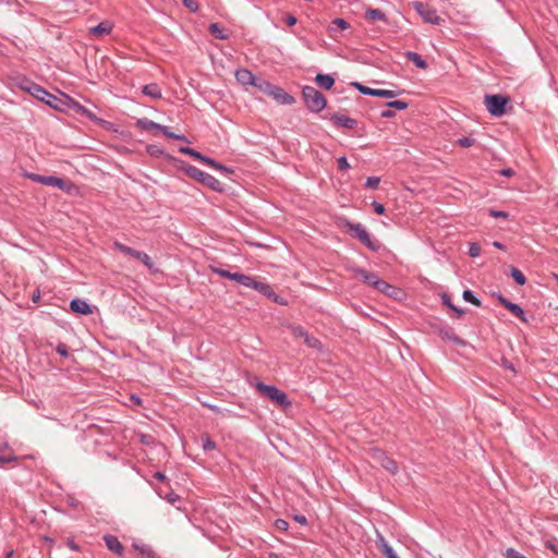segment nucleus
I'll use <instances>...</instances> for the list:
<instances>
[{
  "label": "nucleus",
  "instance_id": "cd10ccee",
  "mask_svg": "<svg viewBox=\"0 0 558 558\" xmlns=\"http://www.w3.org/2000/svg\"><path fill=\"white\" fill-rule=\"evenodd\" d=\"M365 17L369 21L387 22L386 14L379 9H368L365 12Z\"/></svg>",
  "mask_w": 558,
  "mask_h": 558
},
{
  "label": "nucleus",
  "instance_id": "603ef678",
  "mask_svg": "<svg viewBox=\"0 0 558 558\" xmlns=\"http://www.w3.org/2000/svg\"><path fill=\"white\" fill-rule=\"evenodd\" d=\"M213 271L215 274L221 276L222 278H227V279H230V280H232L233 276H234V272H231L229 270H225V269H221V268H213Z\"/></svg>",
  "mask_w": 558,
  "mask_h": 558
},
{
  "label": "nucleus",
  "instance_id": "ea45409f",
  "mask_svg": "<svg viewBox=\"0 0 558 558\" xmlns=\"http://www.w3.org/2000/svg\"><path fill=\"white\" fill-rule=\"evenodd\" d=\"M387 106L389 108H393L397 110H404L409 107V102L403 101V100H391V101L387 102Z\"/></svg>",
  "mask_w": 558,
  "mask_h": 558
},
{
  "label": "nucleus",
  "instance_id": "de8ad7c7",
  "mask_svg": "<svg viewBox=\"0 0 558 558\" xmlns=\"http://www.w3.org/2000/svg\"><path fill=\"white\" fill-rule=\"evenodd\" d=\"M488 215L493 218H504L507 219L509 217V213L504 210H497V209H488Z\"/></svg>",
  "mask_w": 558,
  "mask_h": 558
},
{
  "label": "nucleus",
  "instance_id": "9d476101",
  "mask_svg": "<svg viewBox=\"0 0 558 558\" xmlns=\"http://www.w3.org/2000/svg\"><path fill=\"white\" fill-rule=\"evenodd\" d=\"M415 11L420 14V16L427 23L438 25L440 22V17L437 14V11L429 7L427 3L416 1L413 3Z\"/></svg>",
  "mask_w": 558,
  "mask_h": 558
},
{
  "label": "nucleus",
  "instance_id": "bb28decb",
  "mask_svg": "<svg viewBox=\"0 0 558 558\" xmlns=\"http://www.w3.org/2000/svg\"><path fill=\"white\" fill-rule=\"evenodd\" d=\"M405 57L408 60L412 61L417 68L420 69H426L427 62L416 52L414 51H407Z\"/></svg>",
  "mask_w": 558,
  "mask_h": 558
},
{
  "label": "nucleus",
  "instance_id": "58836bf2",
  "mask_svg": "<svg viewBox=\"0 0 558 558\" xmlns=\"http://www.w3.org/2000/svg\"><path fill=\"white\" fill-rule=\"evenodd\" d=\"M211 165H208L209 167L220 171L221 173H225V174H230V173H233V170L228 168L227 166L222 165V163H219L218 161L211 159L210 160Z\"/></svg>",
  "mask_w": 558,
  "mask_h": 558
},
{
  "label": "nucleus",
  "instance_id": "5fc2aeb1",
  "mask_svg": "<svg viewBox=\"0 0 558 558\" xmlns=\"http://www.w3.org/2000/svg\"><path fill=\"white\" fill-rule=\"evenodd\" d=\"M275 526L278 531H287L289 529V523L283 519H277L275 521Z\"/></svg>",
  "mask_w": 558,
  "mask_h": 558
},
{
  "label": "nucleus",
  "instance_id": "423d86ee",
  "mask_svg": "<svg viewBox=\"0 0 558 558\" xmlns=\"http://www.w3.org/2000/svg\"><path fill=\"white\" fill-rule=\"evenodd\" d=\"M345 227L352 238L357 239L372 252H377L380 248V243L377 240L372 239L369 233L361 223L347 221Z\"/></svg>",
  "mask_w": 558,
  "mask_h": 558
},
{
  "label": "nucleus",
  "instance_id": "49530a36",
  "mask_svg": "<svg viewBox=\"0 0 558 558\" xmlns=\"http://www.w3.org/2000/svg\"><path fill=\"white\" fill-rule=\"evenodd\" d=\"M379 182H380V178H378V177H369V178H367V180L365 182V186L368 187V189L375 190V189L378 187Z\"/></svg>",
  "mask_w": 558,
  "mask_h": 558
},
{
  "label": "nucleus",
  "instance_id": "473e14b6",
  "mask_svg": "<svg viewBox=\"0 0 558 558\" xmlns=\"http://www.w3.org/2000/svg\"><path fill=\"white\" fill-rule=\"evenodd\" d=\"M202 448L205 451L214 450L217 448V444L210 438L208 434H203L202 437Z\"/></svg>",
  "mask_w": 558,
  "mask_h": 558
},
{
  "label": "nucleus",
  "instance_id": "a19ab883",
  "mask_svg": "<svg viewBox=\"0 0 558 558\" xmlns=\"http://www.w3.org/2000/svg\"><path fill=\"white\" fill-rule=\"evenodd\" d=\"M137 259L141 260L149 270L154 268V262L145 252L141 251V256Z\"/></svg>",
  "mask_w": 558,
  "mask_h": 558
},
{
  "label": "nucleus",
  "instance_id": "6e6d98bb",
  "mask_svg": "<svg viewBox=\"0 0 558 558\" xmlns=\"http://www.w3.org/2000/svg\"><path fill=\"white\" fill-rule=\"evenodd\" d=\"M381 553L386 556V558H399L398 555L392 549V547L389 545H385L384 551H381Z\"/></svg>",
  "mask_w": 558,
  "mask_h": 558
},
{
  "label": "nucleus",
  "instance_id": "393cba45",
  "mask_svg": "<svg viewBox=\"0 0 558 558\" xmlns=\"http://www.w3.org/2000/svg\"><path fill=\"white\" fill-rule=\"evenodd\" d=\"M511 314H513L517 318H519L523 323H527V318L525 316L524 310L517 303L509 302L506 304V307Z\"/></svg>",
  "mask_w": 558,
  "mask_h": 558
},
{
  "label": "nucleus",
  "instance_id": "a18cd8bd",
  "mask_svg": "<svg viewBox=\"0 0 558 558\" xmlns=\"http://www.w3.org/2000/svg\"><path fill=\"white\" fill-rule=\"evenodd\" d=\"M182 3L191 12H197L199 9L198 2L196 0H182Z\"/></svg>",
  "mask_w": 558,
  "mask_h": 558
},
{
  "label": "nucleus",
  "instance_id": "e2e57ef3",
  "mask_svg": "<svg viewBox=\"0 0 558 558\" xmlns=\"http://www.w3.org/2000/svg\"><path fill=\"white\" fill-rule=\"evenodd\" d=\"M165 499L169 501L171 505H173L180 500V496L174 493H169L165 496Z\"/></svg>",
  "mask_w": 558,
  "mask_h": 558
},
{
  "label": "nucleus",
  "instance_id": "aec40b11",
  "mask_svg": "<svg viewBox=\"0 0 558 558\" xmlns=\"http://www.w3.org/2000/svg\"><path fill=\"white\" fill-rule=\"evenodd\" d=\"M179 151L184 154V155H189L193 158H195L196 160H199L201 162L205 163V165H211L210 160L211 158L205 156V155H202L199 151L195 150L194 148H191V147H180L179 148Z\"/></svg>",
  "mask_w": 558,
  "mask_h": 558
},
{
  "label": "nucleus",
  "instance_id": "a211bd4d",
  "mask_svg": "<svg viewBox=\"0 0 558 558\" xmlns=\"http://www.w3.org/2000/svg\"><path fill=\"white\" fill-rule=\"evenodd\" d=\"M375 290L384 293L387 296H392V298H397V295L399 293V290L396 287L391 286L390 283H388L387 281H385L380 278L377 282Z\"/></svg>",
  "mask_w": 558,
  "mask_h": 558
},
{
  "label": "nucleus",
  "instance_id": "c03bdc74",
  "mask_svg": "<svg viewBox=\"0 0 558 558\" xmlns=\"http://www.w3.org/2000/svg\"><path fill=\"white\" fill-rule=\"evenodd\" d=\"M475 143V140L473 137H470V136H463L461 138L458 140V144L463 147V148H468V147H471L473 146Z\"/></svg>",
  "mask_w": 558,
  "mask_h": 558
},
{
  "label": "nucleus",
  "instance_id": "c9c22d12",
  "mask_svg": "<svg viewBox=\"0 0 558 558\" xmlns=\"http://www.w3.org/2000/svg\"><path fill=\"white\" fill-rule=\"evenodd\" d=\"M398 95V92L391 89H374V97L395 98Z\"/></svg>",
  "mask_w": 558,
  "mask_h": 558
},
{
  "label": "nucleus",
  "instance_id": "3c124183",
  "mask_svg": "<svg viewBox=\"0 0 558 558\" xmlns=\"http://www.w3.org/2000/svg\"><path fill=\"white\" fill-rule=\"evenodd\" d=\"M113 247H114V250H117V251H119V252H121V253H123L125 255H130L131 248H132V247H130L128 245H124V244L118 242V241H116L113 243Z\"/></svg>",
  "mask_w": 558,
  "mask_h": 558
},
{
  "label": "nucleus",
  "instance_id": "2f4dec72",
  "mask_svg": "<svg viewBox=\"0 0 558 558\" xmlns=\"http://www.w3.org/2000/svg\"><path fill=\"white\" fill-rule=\"evenodd\" d=\"M7 450H8V446L0 444V466L3 465L4 463L12 462V461L16 460L15 456H13L11 453L5 454L4 451H7Z\"/></svg>",
  "mask_w": 558,
  "mask_h": 558
},
{
  "label": "nucleus",
  "instance_id": "338daca9",
  "mask_svg": "<svg viewBox=\"0 0 558 558\" xmlns=\"http://www.w3.org/2000/svg\"><path fill=\"white\" fill-rule=\"evenodd\" d=\"M293 520L295 522L300 523L301 525H306L307 524V519L303 514H295V515H293Z\"/></svg>",
  "mask_w": 558,
  "mask_h": 558
},
{
  "label": "nucleus",
  "instance_id": "69168bd1",
  "mask_svg": "<svg viewBox=\"0 0 558 558\" xmlns=\"http://www.w3.org/2000/svg\"><path fill=\"white\" fill-rule=\"evenodd\" d=\"M376 545L380 551H384V546L389 545V544L386 542V539L383 535H378V537L376 539Z\"/></svg>",
  "mask_w": 558,
  "mask_h": 558
},
{
  "label": "nucleus",
  "instance_id": "f257e3e1",
  "mask_svg": "<svg viewBox=\"0 0 558 558\" xmlns=\"http://www.w3.org/2000/svg\"><path fill=\"white\" fill-rule=\"evenodd\" d=\"M177 167L182 170L187 177L194 179L195 181L202 183L208 189L215 192H222L223 184L217 180L214 175L198 169L197 167L186 163L183 160L174 159Z\"/></svg>",
  "mask_w": 558,
  "mask_h": 558
},
{
  "label": "nucleus",
  "instance_id": "ddd939ff",
  "mask_svg": "<svg viewBox=\"0 0 558 558\" xmlns=\"http://www.w3.org/2000/svg\"><path fill=\"white\" fill-rule=\"evenodd\" d=\"M236 81L242 85H252L257 87V81L259 77H256L250 70L247 69H239L235 71Z\"/></svg>",
  "mask_w": 558,
  "mask_h": 558
},
{
  "label": "nucleus",
  "instance_id": "b1692460",
  "mask_svg": "<svg viewBox=\"0 0 558 558\" xmlns=\"http://www.w3.org/2000/svg\"><path fill=\"white\" fill-rule=\"evenodd\" d=\"M136 126L144 131H158L160 132L161 124L156 123L147 118L138 119L136 121Z\"/></svg>",
  "mask_w": 558,
  "mask_h": 558
},
{
  "label": "nucleus",
  "instance_id": "c85d7f7f",
  "mask_svg": "<svg viewBox=\"0 0 558 558\" xmlns=\"http://www.w3.org/2000/svg\"><path fill=\"white\" fill-rule=\"evenodd\" d=\"M208 31L217 39H227L228 38V35L226 34L225 29L218 23H211L208 26Z\"/></svg>",
  "mask_w": 558,
  "mask_h": 558
},
{
  "label": "nucleus",
  "instance_id": "f704fd0d",
  "mask_svg": "<svg viewBox=\"0 0 558 558\" xmlns=\"http://www.w3.org/2000/svg\"><path fill=\"white\" fill-rule=\"evenodd\" d=\"M146 151L156 158L167 156L166 151L158 145H148Z\"/></svg>",
  "mask_w": 558,
  "mask_h": 558
},
{
  "label": "nucleus",
  "instance_id": "4c0bfd02",
  "mask_svg": "<svg viewBox=\"0 0 558 558\" xmlns=\"http://www.w3.org/2000/svg\"><path fill=\"white\" fill-rule=\"evenodd\" d=\"M260 294L265 295L267 299L271 298L274 295V289L270 284L266 282H260L258 289L256 290Z\"/></svg>",
  "mask_w": 558,
  "mask_h": 558
},
{
  "label": "nucleus",
  "instance_id": "39448f33",
  "mask_svg": "<svg viewBox=\"0 0 558 558\" xmlns=\"http://www.w3.org/2000/svg\"><path fill=\"white\" fill-rule=\"evenodd\" d=\"M255 388L262 397L269 399L282 409H288L292 405L288 396L283 391L279 390L276 386L258 381L255 384Z\"/></svg>",
  "mask_w": 558,
  "mask_h": 558
},
{
  "label": "nucleus",
  "instance_id": "7ed1b4c3",
  "mask_svg": "<svg viewBox=\"0 0 558 558\" xmlns=\"http://www.w3.org/2000/svg\"><path fill=\"white\" fill-rule=\"evenodd\" d=\"M25 177L33 182L40 183L47 186L57 187L68 194H72L76 190V185L66 179L59 178L56 175H41L33 172L25 173Z\"/></svg>",
  "mask_w": 558,
  "mask_h": 558
},
{
  "label": "nucleus",
  "instance_id": "2eb2a0df",
  "mask_svg": "<svg viewBox=\"0 0 558 558\" xmlns=\"http://www.w3.org/2000/svg\"><path fill=\"white\" fill-rule=\"evenodd\" d=\"M70 308L72 312L76 313V314H81V315H90L93 314V308L92 306L85 301V300H82V299H73L71 302H70Z\"/></svg>",
  "mask_w": 558,
  "mask_h": 558
},
{
  "label": "nucleus",
  "instance_id": "680f3d73",
  "mask_svg": "<svg viewBox=\"0 0 558 558\" xmlns=\"http://www.w3.org/2000/svg\"><path fill=\"white\" fill-rule=\"evenodd\" d=\"M260 282L262 281H258L254 277L250 276L247 284H246V288H251V289L257 290L259 284H260Z\"/></svg>",
  "mask_w": 558,
  "mask_h": 558
},
{
  "label": "nucleus",
  "instance_id": "0e129e2a",
  "mask_svg": "<svg viewBox=\"0 0 558 558\" xmlns=\"http://www.w3.org/2000/svg\"><path fill=\"white\" fill-rule=\"evenodd\" d=\"M160 133H162L168 138L174 140L175 133L171 132L168 126L162 125L160 129Z\"/></svg>",
  "mask_w": 558,
  "mask_h": 558
},
{
  "label": "nucleus",
  "instance_id": "052dcab7",
  "mask_svg": "<svg viewBox=\"0 0 558 558\" xmlns=\"http://www.w3.org/2000/svg\"><path fill=\"white\" fill-rule=\"evenodd\" d=\"M338 168L342 171L348 170L350 168L347 157L342 156L338 158Z\"/></svg>",
  "mask_w": 558,
  "mask_h": 558
},
{
  "label": "nucleus",
  "instance_id": "6ab92c4d",
  "mask_svg": "<svg viewBox=\"0 0 558 558\" xmlns=\"http://www.w3.org/2000/svg\"><path fill=\"white\" fill-rule=\"evenodd\" d=\"M350 24L341 17L335 19L329 25V33L331 37H337L340 31L347 29Z\"/></svg>",
  "mask_w": 558,
  "mask_h": 558
},
{
  "label": "nucleus",
  "instance_id": "774afa93",
  "mask_svg": "<svg viewBox=\"0 0 558 558\" xmlns=\"http://www.w3.org/2000/svg\"><path fill=\"white\" fill-rule=\"evenodd\" d=\"M495 298L498 300V302L506 307V304H508L510 301L506 299L501 293H495Z\"/></svg>",
  "mask_w": 558,
  "mask_h": 558
},
{
  "label": "nucleus",
  "instance_id": "f3484780",
  "mask_svg": "<svg viewBox=\"0 0 558 558\" xmlns=\"http://www.w3.org/2000/svg\"><path fill=\"white\" fill-rule=\"evenodd\" d=\"M375 290L384 293L387 296H392V298H397V295L399 293V290L396 287L391 286L390 283H388L387 281H385L380 278L377 282Z\"/></svg>",
  "mask_w": 558,
  "mask_h": 558
},
{
  "label": "nucleus",
  "instance_id": "864d4df0",
  "mask_svg": "<svg viewBox=\"0 0 558 558\" xmlns=\"http://www.w3.org/2000/svg\"><path fill=\"white\" fill-rule=\"evenodd\" d=\"M56 351H57L58 354H60L63 357H68L69 356V348H68V345L65 343L60 342L56 347Z\"/></svg>",
  "mask_w": 558,
  "mask_h": 558
},
{
  "label": "nucleus",
  "instance_id": "4468645a",
  "mask_svg": "<svg viewBox=\"0 0 558 558\" xmlns=\"http://www.w3.org/2000/svg\"><path fill=\"white\" fill-rule=\"evenodd\" d=\"M105 544L107 548L118 555L119 557H122L124 555V546L119 541V538L111 534H106L104 536Z\"/></svg>",
  "mask_w": 558,
  "mask_h": 558
},
{
  "label": "nucleus",
  "instance_id": "bf43d9fd",
  "mask_svg": "<svg viewBox=\"0 0 558 558\" xmlns=\"http://www.w3.org/2000/svg\"><path fill=\"white\" fill-rule=\"evenodd\" d=\"M372 206L377 215H384L386 213L385 206L376 201H373Z\"/></svg>",
  "mask_w": 558,
  "mask_h": 558
},
{
  "label": "nucleus",
  "instance_id": "5701e85b",
  "mask_svg": "<svg viewBox=\"0 0 558 558\" xmlns=\"http://www.w3.org/2000/svg\"><path fill=\"white\" fill-rule=\"evenodd\" d=\"M112 25L109 22H101L98 25L90 28V34L95 37H102L110 34Z\"/></svg>",
  "mask_w": 558,
  "mask_h": 558
},
{
  "label": "nucleus",
  "instance_id": "4be33fe9",
  "mask_svg": "<svg viewBox=\"0 0 558 558\" xmlns=\"http://www.w3.org/2000/svg\"><path fill=\"white\" fill-rule=\"evenodd\" d=\"M315 82L317 83V85L320 88L326 89V90L331 89L332 86L335 85V78L329 74H323V73L317 74L315 77Z\"/></svg>",
  "mask_w": 558,
  "mask_h": 558
},
{
  "label": "nucleus",
  "instance_id": "dca6fc26",
  "mask_svg": "<svg viewBox=\"0 0 558 558\" xmlns=\"http://www.w3.org/2000/svg\"><path fill=\"white\" fill-rule=\"evenodd\" d=\"M437 332L444 340L451 341V342L458 343V344L464 343V341L456 335L453 328L448 325L440 326L438 328Z\"/></svg>",
  "mask_w": 558,
  "mask_h": 558
},
{
  "label": "nucleus",
  "instance_id": "e433bc0d",
  "mask_svg": "<svg viewBox=\"0 0 558 558\" xmlns=\"http://www.w3.org/2000/svg\"><path fill=\"white\" fill-rule=\"evenodd\" d=\"M351 85L356 88L361 94L363 95H367V96H374V89L375 88H371L368 86H365L359 82H353L351 83Z\"/></svg>",
  "mask_w": 558,
  "mask_h": 558
},
{
  "label": "nucleus",
  "instance_id": "412c9836",
  "mask_svg": "<svg viewBox=\"0 0 558 558\" xmlns=\"http://www.w3.org/2000/svg\"><path fill=\"white\" fill-rule=\"evenodd\" d=\"M132 547L138 553V558H159L148 545L133 543Z\"/></svg>",
  "mask_w": 558,
  "mask_h": 558
},
{
  "label": "nucleus",
  "instance_id": "13d9d810",
  "mask_svg": "<svg viewBox=\"0 0 558 558\" xmlns=\"http://www.w3.org/2000/svg\"><path fill=\"white\" fill-rule=\"evenodd\" d=\"M506 558H526V557L513 548H508L506 551Z\"/></svg>",
  "mask_w": 558,
  "mask_h": 558
},
{
  "label": "nucleus",
  "instance_id": "79ce46f5",
  "mask_svg": "<svg viewBox=\"0 0 558 558\" xmlns=\"http://www.w3.org/2000/svg\"><path fill=\"white\" fill-rule=\"evenodd\" d=\"M304 342H305L310 348H314V349H319V348H320V345H322L320 341H319L317 338H315V337H313V336H310V335H307V336L305 337Z\"/></svg>",
  "mask_w": 558,
  "mask_h": 558
},
{
  "label": "nucleus",
  "instance_id": "f8f14e48",
  "mask_svg": "<svg viewBox=\"0 0 558 558\" xmlns=\"http://www.w3.org/2000/svg\"><path fill=\"white\" fill-rule=\"evenodd\" d=\"M330 121L333 123L337 128H344V129H355L357 126V121L353 118H350L344 114L333 113L330 117Z\"/></svg>",
  "mask_w": 558,
  "mask_h": 558
},
{
  "label": "nucleus",
  "instance_id": "6e6552de",
  "mask_svg": "<svg viewBox=\"0 0 558 558\" xmlns=\"http://www.w3.org/2000/svg\"><path fill=\"white\" fill-rule=\"evenodd\" d=\"M484 102L486 105L487 111L493 117H502L506 113V107L510 102V98L508 96L502 95H486Z\"/></svg>",
  "mask_w": 558,
  "mask_h": 558
},
{
  "label": "nucleus",
  "instance_id": "9b49d317",
  "mask_svg": "<svg viewBox=\"0 0 558 558\" xmlns=\"http://www.w3.org/2000/svg\"><path fill=\"white\" fill-rule=\"evenodd\" d=\"M351 271L363 283L372 287L373 289H376L379 277L375 272L368 271V270H366L364 268H360V267H354L351 269Z\"/></svg>",
  "mask_w": 558,
  "mask_h": 558
},
{
  "label": "nucleus",
  "instance_id": "37998d69",
  "mask_svg": "<svg viewBox=\"0 0 558 558\" xmlns=\"http://www.w3.org/2000/svg\"><path fill=\"white\" fill-rule=\"evenodd\" d=\"M248 278H250L248 275H244V274H240V272H234L232 281H235V282L242 284L243 287H246Z\"/></svg>",
  "mask_w": 558,
  "mask_h": 558
},
{
  "label": "nucleus",
  "instance_id": "7c9ffc66",
  "mask_svg": "<svg viewBox=\"0 0 558 558\" xmlns=\"http://www.w3.org/2000/svg\"><path fill=\"white\" fill-rule=\"evenodd\" d=\"M510 275L519 286H524L526 283V278L524 274L517 267H511Z\"/></svg>",
  "mask_w": 558,
  "mask_h": 558
},
{
  "label": "nucleus",
  "instance_id": "c756f323",
  "mask_svg": "<svg viewBox=\"0 0 558 558\" xmlns=\"http://www.w3.org/2000/svg\"><path fill=\"white\" fill-rule=\"evenodd\" d=\"M73 108L77 113L88 118L92 121L98 120V118L90 110H88L86 107L78 104L77 101H74Z\"/></svg>",
  "mask_w": 558,
  "mask_h": 558
},
{
  "label": "nucleus",
  "instance_id": "20e7f679",
  "mask_svg": "<svg viewBox=\"0 0 558 558\" xmlns=\"http://www.w3.org/2000/svg\"><path fill=\"white\" fill-rule=\"evenodd\" d=\"M257 84L256 88L258 90L274 98L280 105H292L295 102L294 97L278 85H274L264 78L257 81Z\"/></svg>",
  "mask_w": 558,
  "mask_h": 558
},
{
  "label": "nucleus",
  "instance_id": "1a4fd4ad",
  "mask_svg": "<svg viewBox=\"0 0 558 558\" xmlns=\"http://www.w3.org/2000/svg\"><path fill=\"white\" fill-rule=\"evenodd\" d=\"M371 457L375 462L379 463L380 466H383L385 470L389 471L391 474H397V462L392 458L388 457L384 450L379 448H373L371 450Z\"/></svg>",
  "mask_w": 558,
  "mask_h": 558
},
{
  "label": "nucleus",
  "instance_id": "f03ea898",
  "mask_svg": "<svg viewBox=\"0 0 558 558\" xmlns=\"http://www.w3.org/2000/svg\"><path fill=\"white\" fill-rule=\"evenodd\" d=\"M22 89L27 92L29 95H32L34 98L43 101L44 104L48 105L49 107L60 110L61 105L63 104L60 98L57 96L50 94L47 89L41 87L40 85L36 84L32 81H26L21 85Z\"/></svg>",
  "mask_w": 558,
  "mask_h": 558
},
{
  "label": "nucleus",
  "instance_id": "0eeeda50",
  "mask_svg": "<svg viewBox=\"0 0 558 558\" xmlns=\"http://www.w3.org/2000/svg\"><path fill=\"white\" fill-rule=\"evenodd\" d=\"M302 96L307 109L312 112L318 113L326 107L325 96L313 86H304Z\"/></svg>",
  "mask_w": 558,
  "mask_h": 558
},
{
  "label": "nucleus",
  "instance_id": "09e8293b",
  "mask_svg": "<svg viewBox=\"0 0 558 558\" xmlns=\"http://www.w3.org/2000/svg\"><path fill=\"white\" fill-rule=\"evenodd\" d=\"M468 253L471 257H477L481 254V246L477 243H470Z\"/></svg>",
  "mask_w": 558,
  "mask_h": 558
},
{
  "label": "nucleus",
  "instance_id": "72a5a7b5",
  "mask_svg": "<svg viewBox=\"0 0 558 558\" xmlns=\"http://www.w3.org/2000/svg\"><path fill=\"white\" fill-rule=\"evenodd\" d=\"M462 298H463L464 301L470 302V303H472L473 305H475L477 307H480L482 305L481 300L478 298H476L474 295V293L471 290H469V289L463 291Z\"/></svg>",
  "mask_w": 558,
  "mask_h": 558
},
{
  "label": "nucleus",
  "instance_id": "a878e982",
  "mask_svg": "<svg viewBox=\"0 0 558 558\" xmlns=\"http://www.w3.org/2000/svg\"><path fill=\"white\" fill-rule=\"evenodd\" d=\"M142 92L144 95L149 96L154 99L161 98V89H160L159 85L156 83H150V84L143 86Z\"/></svg>",
  "mask_w": 558,
  "mask_h": 558
},
{
  "label": "nucleus",
  "instance_id": "4d7b16f0",
  "mask_svg": "<svg viewBox=\"0 0 558 558\" xmlns=\"http://www.w3.org/2000/svg\"><path fill=\"white\" fill-rule=\"evenodd\" d=\"M441 301L445 306H447L450 310H456V305L451 302L450 296L447 293L441 294Z\"/></svg>",
  "mask_w": 558,
  "mask_h": 558
},
{
  "label": "nucleus",
  "instance_id": "8fccbe9b",
  "mask_svg": "<svg viewBox=\"0 0 558 558\" xmlns=\"http://www.w3.org/2000/svg\"><path fill=\"white\" fill-rule=\"evenodd\" d=\"M292 333L293 336L303 339H305V337L308 335L307 331L302 326L292 327Z\"/></svg>",
  "mask_w": 558,
  "mask_h": 558
}]
</instances>
